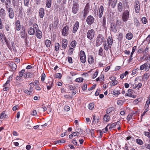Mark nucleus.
<instances>
[{"label":"nucleus","instance_id":"obj_15","mask_svg":"<svg viewBox=\"0 0 150 150\" xmlns=\"http://www.w3.org/2000/svg\"><path fill=\"white\" fill-rule=\"evenodd\" d=\"M9 65L10 68L12 69V71H14L16 69L17 66L15 63L13 62H10Z\"/></svg>","mask_w":150,"mask_h":150},{"label":"nucleus","instance_id":"obj_46","mask_svg":"<svg viewBox=\"0 0 150 150\" xmlns=\"http://www.w3.org/2000/svg\"><path fill=\"white\" fill-rule=\"evenodd\" d=\"M30 74L31 73H25L24 74L23 76L24 78H29L30 77Z\"/></svg>","mask_w":150,"mask_h":150},{"label":"nucleus","instance_id":"obj_1","mask_svg":"<svg viewBox=\"0 0 150 150\" xmlns=\"http://www.w3.org/2000/svg\"><path fill=\"white\" fill-rule=\"evenodd\" d=\"M79 8V5L78 0H74L73 6L72 8V12L74 14H76Z\"/></svg>","mask_w":150,"mask_h":150},{"label":"nucleus","instance_id":"obj_45","mask_svg":"<svg viewBox=\"0 0 150 150\" xmlns=\"http://www.w3.org/2000/svg\"><path fill=\"white\" fill-rule=\"evenodd\" d=\"M98 70H96V71L94 72V74H93V79H94L95 78H96L97 76H98Z\"/></svg>","mask_w":150,"mask_h":150},{"label":"nucleus","instance_id":"obj_52","mask_svg":"<svg viewBox=\"0 0 150 150\" xmlns=\"http://www.w3.org/2000/svg\"><path fill=\"white\" fill-rule=\"evenodd\" d=\"M72 142L75 145H76L77 146H79V144H78L76 141V139H74L72 140Z\"/></svg>","mask_w":150,"mask_h":150},{"label":"nucleus","instance_id":"obj_5","mask_svg":"<svg viewBox=\"0 0 150 150\" xmlns=\"http://www.w3.org/2000/svg\"><path fill=\"white\" fill-rule=\"evenodd\" d=\"M79 57L81 62L83 63L85 62L86 61V57L84 52L81 50L80 52Z\"/></svg>","mask_w":150,"mask_h":150},{"label":"nucleus","instance_id":"obj_7","mask_svg":"<svg viewBox=\"0 0 150 150\" xmlns=\"http://www.w3.org/2000/svg\"><path fill=\"white\" fill-rule=\"evenodd\" d=\"M94 19L92 16H89L87 18L86 22L88 24L91 25L94 23Z\"/></svg>","mask_w":150,"mask_h":150},{"label":"nucleus","instance_id":"obj_3","mask_svg":"<svg viewBox=\"0 0 150 150\" xmlns=\"http://www.w3.org/2000/svg\"><path fill=\"white\" fill-rule=\"evenodd\" d=\"M94 36L95 32L93 29H90L88 30L86 34V37L89 40H92Z\"/></svg>","mask_w":150,"mask_h":150},{"label":"nucleus","instance_id":"obj_11","mask_svg":"<svg viewBox=\"0 0 150 150\" xmlns=\"http://www.w3.org/2000/svg\"><path fill=\"white\" fill-rule=\"evenodd\" d=\"M79 26V23L78 21H76L73 26L72 33H75L77 31Z\"/></svg>","mask_w":150,"mask_h":150},{"label":"nucleus","instance_id":"obj_35","mask_svg":"<svg viewBox=\"0 0 150 150\" xmlns=\"http://www.w3.org/2000/svg\"><path fill=\"white\" fill-rule=\"evenodd\" d=\"M103 45L105 50L106 51H108L109 47H110L109 45L106 43H105Z\"/></svg>","mask_w":150,"mask_h":150},{"label":"nucleus","instance_id":"obj_23","mask_svg":"<svg viewBox=\"0 0 150 150\" xmlns=\"http://www.w3.org/2000/svg\"><path fill=\"white\" fill-rule=\"evenodd\" d=\"M6 16L5 10L2 8L0 10V16L2 18H4Z\"/></svg>","mask_w":150,"mask_h":150},{"label":"nucleus","instance_id":"obj_49","mask_svg":"<svg viewBox=\"0 0 150 150\" xmlns=\"http://www.w3.org/2000/svg\"><path fill=\"white\" fill-rule=\"evenodd\" d=\"M59 45L58 43H56L55 44V50L56 51H57L59 48Z\"/></svg>","mask_w":150,"mask_h":150},{"label":"nucleus","instance_id":"obj_41","mask_svg":"<svg viewBox=\"0 0 150 150\" xmlns=\"http://www.w3.org/2000/svg\"><path fill=\"white\" fill-rule=\"evenodd\" d=\"M103 119L106 122L110 120V116L109 115H105L104 116Z\"/></svg>","mask_w":150,"mask_h":150},{"label":"nucleus","instance_id":"obj_32","mask_svg":"<svg viewBox=\"0 0 150 150\" xmlns=\"http://www.w3.org/2000/svg\"><path fill=\"white\" fill-rule=\"evenodd\" d=\"M114 108L113 107H110L108 108L106 110V113L107 114H109L112 111H114Z\"/></svg>","mask_w":150,"mask_h":150},{"label":"nucleus","instance_id":"obj_60","mask_svg":"<svg viewBox=\"0 0 150 150\" xmlns=\"http://www.w3.org/2000/svg\"><path fill=\"white\" fill-rule=\"evenodd\" d=\"M24 92L28 95H30L32 94L31 92L27 90H24Z\"/></svg>","mask_w":150,"mask_h":150},{"label":"nucleus","instance_id":"obj_13","mask_svg":"<svg viewBox=\"0 0 150 150\" xmlns=\"http://www.w3.org/2000/svg\"><path fill=\"white\" fill-rule=\"evenodd\" d=\"M110 31L114 33L117 32V30L115 23H112L110 24Z\"/></svg>","mask_w":150,"mask_h":150},{"label":"nucleus","instance_id":"obj_59","mask_svg":"<svg viewBox=\"0 0 150 150\" xmlns=\"http://www.w3.org/2000/svg\"><path fill=\"white\" fill-rule=\"evenodd\" d=\"M142 21L144 24H146L147 22V19L145 17H143L142 18Z\"/></svg>","mask_w":150,"mask_h":150},{"label":"nucleus","instance_id":"obj_61","mask_svg":"<svg viewBox=\"0 0 150 150\" xmlns=\"http://www.w3.org/2000/svg\"><path fill=\"white\" fill-rule=\"evenodd\" d=\"M62 77V74L60 73H57L56 74V77L58 79H60Z\"/></svg>","mask_w":150,"mask_h":150},{"label":"nucleus","instance_id":"obj_36","mask_svg":"<svg viewBox=\"0 0 150 150\" xmlns=\"http://www.w3.org/2000/svg\"><path fill=\"white\" fill-rule=\"evenodd\" d=\"M133 114L131 113L129 114L127 117V120L130 121L131 119H133Z\"/></svg>","mask_w":150,"mask_h":150},{"label":"nucleus","instance_id":"obj_51","mask_svg":"<svg viewBox=\"0 0 150 150\" xmlns=\"http://www.w3.org/2000/svg\"><path fill=\"white\" fill-rule=\"evenodd\" d=\"M74 51L73 48H70L69 49L68 53L69 55H71L72 54Z\"/></svg>","mask_w":150,"mask_h":150},{"label":"nucleus","instance_id":"obj_44","mask_svg":"<svg viewBox=\"0 0 150 150\" xmlns=\"http://www.w3.org/2000/svg\"><path fill=\"white\" fill-rule=\"evenodd\" d=\"M25 31L24 30H23L21 32V38H24L25 37Z\"/></svg>","mask_w":150,"mask_h":150},{"label":"nucleus","instance_id":"obj_50","mask_svg":"<svg viewBox=\"0 0 150 150\" xmlns=\"http://www.w3.org/2000/svg\"><path fill=\"white\" fill-rule=\"evenodd\" d=\"M24 6H28L29 4V0H24Z\"/></svg>","mask_w":150,"mask_h":150},{"label":"nucleus","instance_id":"obj_9","mask_svg":"<svg viewBox=\"0 0 150 150\" xmlns=\"http://www.w3.org/2000/svg\"><path fill=\"white\" fill-rule=\"evenodd\" d=\"M134 8L136 13H138L139 11L140 5L138 1H136L135 2Z\"/></svg>","mask_w":150,"mask_h":150},{"label":"nucleus","instance_id":"obj_4","mask_svg":"<svg viewBox=\"0 0 150 150\" xmlns=\"http://www.w3.org/2000/svg\"><path fill=\"white\" fill-rule=\"evenodd\" d=\"M150 68V64L147 62L141 65L140 67V69L141 71L144 70V71H148Z\"/></svg>","mask_w":150,"mask_h":150},{"label":"nucleus","instance_id":"obj_53","mask_svg":"<svg viewBox=\"0 0 150 150\" xmlns=\"http://www.w3.org/2000/svg\"><path fill=\"white\" fill-rule=\"evenodd\" d=\"M83 80V79L82 78H78L76 79V81L78 82H81Z\"/></svg>","mask_w":150,"mask_h":150},{"label":"nucleus","instance_id":"obj_29","mask_svg":"<svg viewBox=\"0 0 150 150\" xmlns=\"http://www.w3.org/2000/svg\"><path fill=\"white\" fill-rule=\"evenodd\" d=\"M150 103V97H148L146 102L145 108H148Z\"/></svg>","mask_w":150,"mask_h":150},{"label":"nucleus","instance_id":"obj_38","mask_svg":"<svg viewBox=\"0 0 150 150\" xmlns=\"http://www.w3.org/2000/svg\"><path fill=\"white\" fill-rule=\"evenodd\" d=\"M136 143L139 145H142L143 144L142 141L140 139H136Z\"/></svg>","mask_w":150,"mask_h":150},{"label":"nucleus","instance_id":"obj_55","mask_svg":"<svg viewBox=\"0 0 150 150\" xmlns=\"http://www.w3.org/2000/svg\"><path fill=\"white\" fill-rule=\"evenodd\" d=\"M120 93V92L119 91L116 90L115 89L113 91V94L114 95H118Z\"/></svg>","mask_w":150,"mask_h":150},{"label":"nucleus","instance_id":"obj_30","mask_svg":"<svg viewBox=\"0 0 150 150\" xmlns=\"http://www.w3.org/2000/svg\"><path fill=\"white\" fill-rule=\"evenodd\" d=\"M65 140L64 139H60L58 140L54 141V144H58L59 143H65Z\"/></svg>","mask_w":150,"mask_h":150},{"label":"nucleus","instance_id":"obj_42","mask_svg":"<svg viewBox=\"0 0 150 150\" xmlns=\"http://www.w3.org/2000/svg\"><path fill=\"white\" fill-rule=\"evenodd\" d=\"M6 114H5L4 112H3L1 114L0 118L1 119H3L6 117Z\"/></svg>","mask_w":150,"mask_h":150},{"label":"nucleus","instance_id":"obj_8","mask_svg":"<svg viewBox=\"0 0 150 150\" xmlns=\"http://www.w3.org/2000/svg\"><path fill=\"white\" fill-rule=\"evenodd\" d=\"M69 30V27L67 25L64 27L62 31V35L65 36H67L68 35L67 32Z\"/></svg>","mask_w":150,"mask_h":150},{"label":"nucleus","instance_id":"obj_21","mask_svg":"<svg viewBox=\"0 0 150 150\" xmlns=\"http://www.w3.org/2000/svg\"><path fill=\"white\" fill-rule=\"evenodd\" d=\"M16 30L19 31L21 29V25L20 22L19 20H18L16 22Z\"/></svg>","mask_w":150,"mask_h":150},{"label":"nucleus","instance_id":"obj_43","mask_svg":"<svg viewBox=\"0 0 150 150\" xmlns=\"http://www.w3.org/2000/svg\"><path fill=\"white\" fill-rule=\"evenodd\" d=\"M25 72V70L22 69L21 71H20L18 73V76L20 77H21L23 75V74Z\"/></svg>","mask_w":150,"mask_h":150},{"label":"nucleus","instance_id":"obj_16","mask_svg":"<svg viewBox=\"0 0 150 150\" xmlns=\"http://www.w3.org/2000/svg\"><path fill=\"white\" fill-rule=\"evenodd\" d=\"M44 9L43 8H40L39 10V13L40 17L42 18L45 15Z\"/></svg>","mask_w":150,"mask_h":150},{"label":"nucleus","instance_id":"obj_34","mask_svg":"<svg viewBox=\"0 0 150 150\" xmlns=\"http://www.w3.org/2000/svg\"><path fill=\"white\" fill-rule=\"evenodd\" d=\"M94 105L93 103H90L88 105V108L90 110H92L94 107Z\"/></svg>","mask_w":150,"mask_h":150},{"label":"nucleus","instance_id":"obj_20","mask_svg":"<svg viewBox=\"0 0 150 150\" xmlns=\"http://www.w3.org/2000/svg\"><path fill=\"white\" fill-rule=\"evenodd\" d=\"M88 9L87 7H85L83 11L81 13V15L83 16V17L85 18L86 16L87 13L88 11Z\"/></svg>","mask_w":150,"mask_h":150},{"label":"nucleus","instance_id":"obj_48","mask_svg":"<svg viewBox=\"0 0 150 150\" xmlns=\"http://www.w3.org/2000/svg\"><path fill=\"white\" fill-rule=\"evenodd\" d=\"M103 49L102 48V47H100L98 52V54L100 55L101 56H103Z\"/></svg>","mask_w":150,"mask_h":150},{"label":"nucleus","instance_id":"obj_28","mask_svg":"<svg viewBox=\"0 0 150 150\" xmlns=\"http://www.w3.org/2000/svg\"><path fill=\"white\" fill-rule=\"evenodd\" d=\"M88 62L90 64H91L94 62V59L93 57L91 55H89L88 57Z\"/></svg>","mask_w":150,"mask_h":150},{"label":"nucleus","instance_id":"obj_24","mask_svg":"<svg viewBox=\"0 0 150 150\" xmlns=\"http://www.w3.org/2000/svg\"><path fill=\"white\" fill-rule=\"evenodd\" d=\"M108 44L109 45L110 48H111L110 46L112 45L113 43V40L111 37H108L107 39Z\"/></svg>","mask_w":150,"mask_h":150},{"label":"nucleus","instance_id":"obj_54","mask_svg":"<svg viewBox=\"0 0 150 150\" xmlns=\"http://www.w3.org/2000/svg\"><path fill=\"white\" fill-rule=\"evenodd\" d=\"M18 2H12V3L14 7L15 8H17V6H18Z\"/></svg>","mask_w":150,"mask_h":150},{"label":"nucleus","instance_id":"obj_25","mask_svg":"<svg viewBox=\"0 0 150 150\" xmlns=\"http://www.w3.org/2000/svg\"><path fill=\"white\" fill-rule=\"evenodd\" d=\"M53 81H50L48 83H46V86L48 90H50L52 86Z\"/></svg>","mask_w":150,"mask_h":150},{"label":"nucleus","instance_id":"obj_6","mask_svg":"<svg viewBox=\"0 0 150 150\" xmlns=\"http://www.w3.org/2000/svg\"><path fill=\"white\" fill-rule=\"evenodd\" d=\"M129 12L127 10L124 12L122 15V19L124 22H126L129 18Z\"/></svg>","mask_w":150,"mask_h":150},{"label":"nucleus","instance_id":"obj_19","mask_svg":"<svg viewBox=\"0 0 150 150\" xmlns=\"http://www.w3.org/2000/svg\"><path fill=\"white\" fill-rule=\"evenodd\" d=\"M67 40L66 39H64L62 40V47L64 49H65L67 45Z\"/></svg>","mask_w":150,"mask_h":150},{"label":"nucleus","instance_id":"obj_37","mask_svg":"<svg viewBox=\"0 0 150 150\" xmlns=\"http://www.w3.org/2000/svg\"><path fill=\"white\" fill-rule=\"evenodd\" d=\"M51 44V41L48 40H46L45 41V45L47 47H49Z\"/></svg>","mask_w":150,"mask_h":150},{"label":"nucleus","instance_id":"obj_58","mask_svg":"<svg viewBox=\"0 0 150 150\" xmlns=\"http://www.w3.org/2000/svg\"><path fill=\"white\" fill-rule=\"evenodd\" d=\"M64 109L65 111L67 112L69 111L70 110V108L68 106H65L64 107Z\"/></svg>","mask_w":150,"mask_h":150},{"label":"nucleus","instance_id":"obj_39","mask_svg":"<svg viewBox=\"0 0 150 150\" xmlns=\"http://www.w3.org/2000/svg\"><path fill=\"white\" fill-rule=\"evenodd\" d=\"M96 120L97 121V122H98V121L99 120V119L98 118H96V116L94 115L93 116V120L92 121V123L93 124H95L96 123V122L95 121V120Z\"/></svg>","mask_w":150,"mask_h":150},{"label":"nucleus","instance_id":"obj_56","mask_svg":"<svg viewBox=\"0 0 150 150\" xmlns=\"http://www.w3.org/2000/svg\"><path fill=\"white\" fill-rule=\"evenodd\" d=\"M30 122V121L28 120L27 121L26 124V126H27V127L28 129H30L31 127V126H30V125L29 124Z\"/></svg>","mask_w":150,"mask_h":150},{"label":"nucleus","instance_id":"obj_2","mask_svg":"<svg viewBox=\"0 0 150 150\" xmlns=\"http://www.w3.org/2000/svg\"><path fill=\"white\" fill-rule=\"evenodd\" d=\"M104 39L103 36L100 34H99L97 36L96 40V45L97 47H98L101 45Z\"/></svg>","mask_w":150,"mask_h":150},{"label":"nucleus","instance_id":"obj_64","mask_svg":"<svg viewBox=\"0 0 150 150\" xmlns=\"http://www.w3.org/2000/svg\"><path fill=\"white\" fill-rule=\"evenodd\" d=\"M45 77V75L44 73H43L41 76V81H44Z\"/></svg>","mask_w":150,"mask_h":150},{"label":"nucleus","instance_id":"obj_18","mask_svg":"<svg viewBox=\"0 0 150 150\" xmlns=\"http://www.w3.org/2000/svg\"><path fill=\"white\" fill-rule=\"evenodd\" d=\"M104 11V8L103 6L101 5L100 7L99 11L98 16L100 18H101L103 15Z\"/></svg>","mask_w":150,"mask_h":150},{"label":"nucleus","instance_id":"obj_47","mask_svg":"<svg viewBox=\"0 0 150 150\" xmlns=\"http://www.w3.org/2000/svg\"><path fill=\"white\" fill-rule=\"evenodd\" d=\"M134 23L136 25V26H139V21L136 18H135L134 19Z\"/></svg>","mask_w":150,"mask_h":150},{"label":"nucleus","instance_id":"obj_17","mask_svg":"<svg viewBox=\"0 0 150 150\" xmlns=\"http://www.w3.org/2000/svg\"><path fill=\"white\" fill-rule=\"evenodd\" d=\"M6 38L5 36V35H3L1 33H0V41L3 45L5 44L4 41Z\"/></svg>","mask_w":150,"mask_h":150},{"label":"nucleus","instance_id":"obj_63","mask_svg":"<svg viewBox=\"0 0 150 150\" xmlns=\"http://www.w3.org/2000/svg\"><path fill=\"white\" fill-rule=\"evenodd\" d=\"M145 110L143 112V114H142V115L141 116V117L142 118L143 117V116L145 114V113L148 111V108H145Z\"/></svg>","mask_w":150,"mask_h":150},{"label":"nucleus","instance_id":"obj_10","mask_svg":"<svg viewBox=\"0 0 150 150\" xmlns=\"http://www.w3.org/2000/svg\"><path fill=\"white\" fill-rule=\"evenodd\" d=\"M35 35L37 38L39 39H41L42 38V33L39 29L35 30Z\"/></svg>","mask_w":150,"mask_h":150},{"label":"nucleus","instance_id":"obj_14","mask_svg":"<svg viewBox=\"0 0 150 150\" xmlns=\"http://www.w3.org/2000/svg\"><path fill=\"white\" fill-rule=\"evenodd\" d=\"M28 33L30 35H33L35 33V30L34 28L32 27L29 28L28 30Z\"/></svg>","mask_w":150,"mask_h":150},{"label":"nucleus","instance_id":"obj_57","mask_svg":"<svg viewBox=\"0 0 150 150\" xmlns=\"http://www.w3.org/2000/svg\"><path fill=\"white\" fill-rule=\"evenodd\" d=\"M110 125L108 124L106 126V127L104 129H102L103 132L104 133H106L108 131V127Z\"/></svg>","mask_w":150,"mask_h":150},{"label":"nucleus","instance_id":"obj_31","mask_svg":"<svg viewBox=\"0 0 150 150\" xmlns=\"http://www.w3.org/2000/svg\"><path fill=\"white\" fill-rule=\"evenodd\" d=\"M52 0H47L46 6L48 8H50L51 6Z\"/></svg>","mask_w":150,"mask_h":150},{"label":"nucleus","instance_id":"obj_27","mask_svg":"<svg viewBox=\"0 0 150 150\" xmlns=\"http://www.w3.org/2000/svg\"><path fill=\"white\" fill-rule=\"evenodd\" d=\"M117 9L118 11L121 12L123 9L122 4L121 2H119L117 4Z\"/></svg>","mask_w":150,"mask_h":150},{"label":"nucleus","instance_id":"obj_62","mask_svg":"<svg viewBox=\"0 0 150 150\" xmlns=\"http://www.w3.org/2000/svg\"><path fill=\"white\" fill-rule=\"evenodd\" d=\"M5 28L6 30L7 31H8L10 30V25L9 24L6 25H5Z\"/></svg>","mask_w":150,"mask_h":150},{"label":"nucleus","instance_id":"obj_40","mask_svg":"<svg viewBox=\"0 0 150 150\" xmlns=\"http://www.w3.org/2000/svg\"><path fill=\"white\" fill-rule=\"evenodd\" d=\"M77 44L76 42V40H74L70 44V45L73 47V48H74L76 46Z\"/></svg>","mask_w":150,"mask_h":150},{"label":"nucleus","instance_id":"obj_22","mask_svg":"<svg viewBox=\"0 0 150 150\" xmlns=\"http://www.w3.org/2000/svg\"><path fill=\"white\" fill-rule=\"evenodd\" d=\"M117 2V0H112L108 3L109 5H111L112 8H114L116 6Z\"/></svg>","mask_w":150,"mask_h":150},{"label":"nucleus","instance_id":"obj_12","mask_svg":"<svg viewBox=\"0 0 150 150\" xmlns=\"http://www.w3.org/2000/svg\"><path fill=\"white\" fill-rule=\"evenodd\" d=\"M8 16L11 19H13L14 17V12L13 8H10L8 9Z\"/></svg>","mask_w":150,"mask_h":150},{"label":"nucleus","instance_id":"obj_26","mask_svg":"<svg viewBox=\"0 0 150 150\" xmlns=\"http://www.w3.org/2000/svg\"><path fill=\"white\" fill-rule=\"evenodd\" d=\"M133 37V34L130 32L126 34V39L128 40H131Z\"/></svg>","mask_w":150,"mask_h":150},{"label":"nucleus","instance_id":"obj_33","mask_svg":"<svg viewBox=\"0 0 150 150\" xmlns=\"http://www.w3.org/2000/svg\"><path fill=\"white\" fill-rule=\"evenodd\" d=\"M150 76V72H148L145 73L144 75V78L147 80Z\"/></svg>","mask_w":150,"mask_h":150}]
</instances>
